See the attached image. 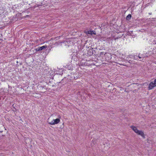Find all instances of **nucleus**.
<instances>
[{"instance_id":"1","label":"nucleus","mask_w":156,"mask_h":156,"mask_svg":"<svg viewBox=\"0 0 156 156\" xmlns=\"http://www.w3.org/2000/svg\"><path fill=\"white\" fill-rule=\"evenodd\" d=\"M131 128L138 135L141 136L142 137L144 138V132L138 130L137 128L134 126H131Z\"/></svg>"},{"instance_id":"2","label":"nucleus","mask_w":156,"mask_h":156,"mask_svg":"<svg viewBox=\"0 0 156 156\" xmlns=\"http://www.w3.org/2000/svg\"><path fill=\"white\" fill-rule=\"evenodd\" d=\"M155 87H156V79L154 80V81L151 82L150 83L148 88L149 90H151Z\"/></svg>"},{"instance_id":"3","label":"nucleus","mask_w":156,"mask_h":156,"mask_svg":"<svg viewBox=\"0 0 156 156\" xmlns=\"http://www.w3.org/2000/svg\"><path fill=\"white\" fill-rule=\"evenodd\" d=\"M60 120L59 119H54L51 122H49L48 123L51 125H53L58 123L60 122Z\"/></svg>"},{"instance_id":"4","label":"nucleus","mask_w":156,"mask_h":156,"mask_svg":"<svg viewBox=\"0 0 156 156\" xmlns=\"http://www.w3.org/2000/svg\"><path fill=\"white\" fill-rule=\"evenodd\" d=\"M47 48L46 45L43 46L41 47H38L35 49L36 51H40L42 50L45 49Z\"/></svg>"},{"instance_id":"5","label":"nucleus","mask_w":156,"mask_h":156,"mask_svg":"<svg viewBox=\"0 0 156 156\" xmlns=\"http://www.w3.org/2000/svg\"><path fill=\"white\" fill-rule=\"evenodd\" d=\"M85 33L86 34H90L91 35H92L93 34L95 35L96 33H94L93 31H85Z\"/></svg>"},{"instance_id":"6","label":"nucleus","mask_w":156,"mask_h":156,"mask_svg":"<svg viewBox=\"0 0 156 156\" xmlns=\"http://www.w3.org/2000/svg\"><path fill=\"white\" fill-rule=\"evenodd\" d=\"M131 16L130 14H129L126 17V19L127 20H129L131 18Z\"/></svg>"},{"instance_id":"7","label":"nucleus","mask_w":156,"mask_h":156,"mask_svg":"<svg viewBox=\"0 0 156 156\" xmlns=\"http://www.w3.org/2000/svg\"><path fill=\"white\" fill-rule=\"evenodd\" d=\"M96 143V141L95 140H93L92 141V143L91 144L92 145V144H93L94 145Z\"/></svg>"},{"instance_id":"8","label":"nucleus","mask_w":156,"mask_h":156,"mask_svg":"<svg viewBox=\"0 0 156 156\" xmlns=\"http://www.w3.org/2000/svg\"><path fill=\"white\" fill-rule=\"evenodd\" d=\"M138 57H139V58H141V57H140L139 56H138Z\"/></svg>"},{"instance_id":"9","label":"nucleus","mask_w":156,"mask_h":156,"mask_svg":"<svg viewBox=\"0 0 156 156\" xmlns=\"http://www.w3.org/2000/svg\"><path fill=\"white\" fill-rule=\"evenodd\" d=\"M151 13H149V14L150 15H151Z\"/></svg>"},{"instance_id":"10","label":"nucleus","mask_w":156,"mask_h":156,"mask_svg":"<svg viewBox=\"0 0 156 156\" xmlns=\"http://www.w3.org/2000/svg\"><path fill=\"white\" fill-rule=\"evenodd\" d=\"M49 119H48V121H49Z\"/></svg>"}]
</instances>
